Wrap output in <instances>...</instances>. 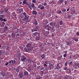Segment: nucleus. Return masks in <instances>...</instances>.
Instances as JSON below:
<instances>
[{"mask_svg": "<svg viewBox=\"0 0 79 79\" xmlns=\"http://www.w3.org/2000/svg\"><path fill=\"white\" fill-rule=\"evenodd\" d=\"M4 28L5 29H8L7 26H5Z\"/></svg>", "mask_w": 79, "mask_h": 79, "instance_id": "nucleus-57", "label": "nucleus"}, {"mask_svg": "<svg viewBox=\"0 0 79 79\" xmlns=\"http://www.w3.org/2000/svg\"><path fill=\"white\" fill-rule=\"evenodd\" d=\"M66 56H67V54H65L64 55V57H66Z\"/></svg>", "mask_w": 79, "mask_h": 79, "instance_id": "nucleus-61", "label": "nucleus"}, {"mask_svg": "<svg viewBox=\"0 0 79 79\" xmlns=\"http://www.w3.org/2000/svg\"><path fill=\"white\" fill-rule=\"evenodd\" d=\"M35 77H36V79H39L40 77L38 76H36Z\"/></svg>", "mask_w": 79, "mask_h": 79, "instance_id": "nucleus-45", "label": "nucleus"}, {"mask_svg": "<svg viewBox=\"0 0 79 79\" xmlns=\"http://www.w3.org/2000/svg\"><path fill=\"white\" fill-rule=\"evenodd\" d=\"M24 50L25 52H28L29 53V51H31L32 50V48H29L26 47H25L24 48Z\"/></svg>", "mask_w": 79, "mask_h": 79, "instance_id": "nucleus-4", "label": "nucleus"}, {"mask_svg": "<svg viewBox=\"0 0 79 79\" xmlns=\"http://www.w3.org/2000/svg\"><path fill=\"white\" fill-rule=\"evenodd\" d=\"M61 58H62V56H59L57 57V59L58 60H61Z\"/></svg>", "mask_w": 79, "mask_h": 79, "instance_id": "nucleus-26", "label": "nucleus"}, {"mask_svg": "<svg viewBox=\"0 0 79 79\" xmlns=\"http://www.w3.org/2000/svg\"><path fill=\"white\" fill-rule=\"evenodd\" d=\"M46 33L47 34H50V32H49V31H46Z\"/></svg>", "mask_w": 79, "mask_h": 79, "instance_id": "nucleus-56", "label": "nucleus"}, {"mask_svg": "<svg viewBox=\"0 0 79 79\" xmlns=\"http://www.w3.org/2000/svg\"><path fill=\"white\" fill-rule=\"evenodd\" d=\"M19 66H18L17 67V69L14 68V69H15V71L17 72V73H19Z\"/></svg>", "mask_w": 79, "mask_h": 79, "instance_id": "nucleus-11", "label": "nucleus"}, {"mask_svg": "<svg viewBox=\"0 0 79 79\" xmlns=\"http://www.w3.org/2000/svg\"><path fill=\"white\" fill-rule=\"evenodd\" d=\"M14 62V60L13 61V60H11L9 61V63L10 64H11V63H12V64H13Z\"/></svg>", "mask_w": 79, "mask_h": 79, "instance_id": "nucleus-31", "label": "nucleus"}, {"mask_svg": "<svg viewBox=\"0 0 79 79\" xmlns=\"http://www.w3.org/2000/svg\"><path fill=\"white\" fill-rule=\"evenodd\" d=\"M20 17H21V18H24L23 19V20L27 22L28 21V19H29V16L28 15H27V14L24 12L21 15Z\"/></svg>", "mask_w": 79, "mask_h": 79, "instance_id": "nucleus-1", "label": "nucleus"}, {"mask_svg": "<svg viewBox=\"0 0 79 79\" xmlns=\"http://www.w3.org/2000/svg\"><path fill=\"white\" fill-rule=\"evenodd\" d=\"M32 14L35 15H36L37 14V12L34 10H33L32 12Z\"/></svg>", "mask_w": 79, "mask_h": 79, "instance_id": "nucleus-18", "label": "nucleus"}, {"mask_svg": "<svg viewBox=\"0 0 79 79\" xmlns=\"http://www.w3.org/2000/svg\"><path fill=\"white\" fill-rule=\"evenodd\" d=\"M45 69L46 70V71H48V69H49V68H48L46 67L45 68Z\"/></svg>", "mask_w": 79, "mask_h": 79, "instance_id": "nucleus-55", "label": "nucleus"}, {"mask_svg": "<svg viewBox=\"0 0 79 79\" xmlns=\"http://www.w3.org/2000/svg\"><path fill=\"white\" fill-rule=\"evenodd\" d=\"M11 37L12 38L16 37V33L12 32L11 33Z\"/></svg>", "mask_w": 79, "mask_h": 79, "instance_id": "nucleus-15", "label": "nucleus"}, {"mask_svg": "<svg viewBox=\"0 0 79 79\" xmlns=\"http://www.w3.org/2000/svg\"><path fill=\"white\" fill-rule=\"evenodd\" d=\"M20 35H19V34H18V33H17V35H16V37H17L18 36H19Z\"/></svg>", "mask_w": 79, "mask_h": 79, "instance_id": "nucleus-63", "label": "nucleus"}, {"mask_svg": "<svg viewBox=\"0 0 79 79\" xmlns=\"http://www.w3.org/2000/svg\"><path fill=\"white\" fill-rule=\"evenodd\" d=\"M57 13L58 14H61V10H60L59 11H58L57 12Z\"/></svg>", "mask_w": 79, "mask_h": 79, "instance_id": "nucleus-51", "label": "nucleus"}, {"mask_svg": "<svg viewBox=\"0 0 79 79\" xmlns=\"http://www.w3.org/2000/svg\"><path fill=\"white\" fill-rule=\"evenodd\" d=\"M64 2V0H59V1L57 2V4L58 5H61V3H63V2Z\"/></svg>", "mask_w": 79, "mask_h": 79, "instance_id": "nucleus-10", "label": "nucleus"}, {"mask_svg": "<svg viewBox=\"0 0 79 79\" xmlns=\"http://www.w3.org/2000/svg\"><path fill=\"white\" fill-rule=\"evenodd\" d=\"M26 47L27 48H32L31 47H32V44L31 43H28L26 45Z\"/></svg>", "mask_w": 79, "mask_h": 79, "instance_id": "nucleus-9", "label": "nucleus"}, {"mask_svg": "<svg viewBox=\"0 0 79 79\" xmlns=\"http://www.w3.org/2000/svg\"><path fill=\"white\" fill-rule=\"evenodd\" d=\"M32 23H34V22H37V21L36 20V19L35 18H33L32 19Z\"/></svg>", "mask_w": 79, "mask_h": 79, "instance_id": "nucleus-28", "label": "nucleus"}, {"mask_svg": "<svg viewBox=\"0 0 79 79\" xmlns=\"http://www.w3.org/2000/svg\"><path fill=\"white\" fill-rule=\"evenodd\" d=\"M49 62V70H51L52 69V68H53V64H51L50 62L49 61H48Z\"/></svg>", "mask_w": 79, "mask_h": 79, "instance_id": "nucleus-5", "label": "nucleus"}, {"mask_svg": "<svg viewBox=\"0 0 79 79\" xmlns=\"http://www.w3.org/2000/svg\"><path fill=\"white\" fill-rule=\"evenodd\" d=\"M42 5L40 4L38 6V8H40H40H41V7H42Z\"/></svg>", "mask_w": 79, "mask_h": 79, "instance_id": "nucleus-40", "label": "nucleus"}, {"mask_svg": "<svg viewBox=\"0 0 79 79\" xmlns=\"http://www.w3.org/2000/svg\"><path fill=\"white\" fill-rule=\"evenodd\" d=\"M74 68L75 69H78V68H79V63H76L75 64Z\"/></svg>", "mask_w": 79, "mask_h": 79, "instance_id": "nucleus-7", "label": "nucleus"}, {"mask_svg": "<svg viewBox=\"0 0 79 79\" xmlns=\"http://www.w3.org/2000/svg\"><path fill=\"white\" fill-rule=\"evenodd\" d=\"M37 30H38V29L39 28V26H36V27H35Z\"/></svg>", "mask_w": 79, "mask_h": 79, "instance_id": "nucleus-52", "label": "nucleus"}, {"mask_svg": "<svg viewBox=\"0 0 79 79\" xmlns=\"http://www.w3.org/2000/svg\"><path fill=\"white\" fill-rule=\"evenodd\" d=\"M67 71L68 73H71V69H68Z\"/></svg>", "mask_w": 79, "mask_h": 79, "instance_id": "nucleus-30", "label": "nucleus"}, {"mask_svg": "<svg viewBox=\"0 0 79 79\" xmlns=\"http://www.w3.org/2000/svg\"><path fill=\"white\" fill-rule=\"evenodd\" d=\"M24 75L23 74V73H21L19 74V78H20V79H21V78H22L23 77Z\"/></svg>", "mask_w": 79, "mask_h": 79, "instance_id": "nucleus-19", "label": "nucleus"}, {"mask_svg": "<svg viewBox=\"0 0 79 79\" xmlns=\"http://www.w3.org/2000/svg\"><path fill=\"white\" fill-rule=\"evenodd\" d=\"M55 27L56 28H59V27H60V24L59 23L57 24Z\"/></svg>", "mask_w": 79, "mask_h": 79, "instance_id": "nucleus-22", "label": "nucleus"}, {"mask_svg": "<svg viewBox=\"0 0 79 79\" xmlns=\"http://www.w3.org/2000/svg\"><path fill=\"white\" fill-rule=\"evenodd\" d=\"M40 9H41V10H44V9H45V7L42 5V6L40 8Z\"/></svg>", "mask_w": 79, "mask_h": 79, "instance_id": "nucleus-36", "label": "nucleus"}, {"mask_svg": "<svg viewBox=\"0 0 79 79\" xmlns=\"http://www.w3.org/2000/svg\"><path fill=\"white\" fill-rule=\"evenodd\" d=\"M32 2L33 3H36V0H32Z\"/></svg>", "mask_w": 79, "mask_h": 79, "instance_id": "nucleus-44", "label": "nucleus"}, {"mask_svg": "<svg viewBox=\"0 0 79 79\" xmlns=\"http://www.w3.org/2000/svg\"><path fill=\"white\" fill-rule=\"evenodd\" d=\"M28 62H29V63H32L31 62H32V63H34V61L32 60L31 59H28Z\"/></svg>", "mask_w": 79, "mask_h": 79, "instance_id": "nucleus-17", "label": "nucleus"}, {"mask_svg": "<svg viewBox=\"0 0 79 79\" xmlns=\"http://www.w3.org/2000/svg\"><path fill=\"white\" fill-rule=\"evenodd\" d=\"M56 69H60V66L59 65V64H58L56 66Z\"/></svg>", "mask_w": 79, "mask_h": 79, "instance_id": "nucleus-20", "label": "nucleus"}, {"mask_svg": "<svg viewBox=\"0 0 79 79\" xmlns=\"http://www.w3.org/2000/svg\"><path fill=\"white\" fill-rule=\"evenodd\" d=\"M8 10V9L7 8H5V9L4 10V11L5 12V13H7V11Z\"/></svg>", "mask_w": 79, "mask_h": 79, "instance_id": "nucleus-37", "label": "nucleus"}, {"mask_svg": "<svg viewBox=\"0 0 79 79\" xmlns=\"http://www.w3.org/2000/svg\"><path fill=\"white\" fill-rule=\"evenodd\" d=\"M45 57H46V55L44 54L41 55V58L42 59H43V60L45 59Z\"/></svg>", "mask_w": 79, "mask_h": 79, "instance_id": "nucleus-12", "label": "nucleus"}, {"mask_svg": "<svg viewBox=\"0 0 79 79\" xmlns=\"http://www.w3.org/2000/svg\"><path fill=\"white\" fill-rule=\"evenodd\" d=\"M52 30L53 32H55V27H52Z\"/></svg>", "mask_w": 79, "mask_h": 79, "instance_id": "nucleus-32", "label": "nucleus"}, {"mask_svg": "<svg viewBox=\"0 0 79 79\" xmlns=\"http://www.w3.org/2000/svg\"><path fill=\"white\" fill-rule=\"evenodd\" d=\"M4 10H1L0 11V14H3V13H4Z\"/></svg>", "mask_w": 79, "mask_h": 79, "instance_id": "nucleus-46", "label": "nucleus"}, {"mask_svg": "<svg viewBox=\"0 0 79 79\" xmlns=\"http://www.w3.org/2000/svg\"><path fill=\"white\" fill-rule=\"evenodd\" d=\"M3 21H4V22H6V19H3Z\"/></svg>", "mask_w": 79, "mask_h": 79, "instance_id": "nucleus-62", "label": "nucleus"}, {"mask_svg": "<svg viewBox=\"0 0 79 79\" xmlns=\"http://www.w3.org/2000/svg\"><path fill=\"white\" fill-rule=\"evenodd\" d=\"M73 40H74L75 42H78L79 40H78V38L76 37H74L73 38Z\"/></svg>", "mask_w": 79, "mask_h": 79, "instance_id": "nucleus-14", "label": "nucleus"}, {"mask_svg": "<svg viewBox=\"0 0 79 79\" xmlns=\"http://www.w3.org/2000/svg\"><path fill=\"white\" fill-rule=\"evenodd\" d=\"M0 17L2 18H5V15H0Z\"/></svg>", "mask_w": 79, "mask_h": 79, "instance_id": "nucleus-34", "label": "nucleus"}, {"mask_svg": "<svg viewBox=\"0 0 79 79\" xmlns=\"http://www.w3.org/2000/svg\"><path fill=\"white\" fill-rule=\"evenodd\" d=\"M24 73V76H28V75L29 74V73H28V72L26 71H25L23 72Z\"/></svg>", "mask_w": 79, "mask_h": 79, "instance_id": "nucleus-16", "label": "nucleus"}, {"mask_svg": "<svg viewBox=\"0 0 79 79\" xmlns=\"http://www.w3.org/2000/svg\"><path fill=\"white\" fill-rule=\"evenodd\" d=\"M19 34H21L20 35H24V33L22 31L20 32Z\"/></svg>", "mask_w": 79, "mask_h": 79, "instance_id": "nucleus-35", "label": "nucleus"}, {"mask_svg": "<svg viewBox=\"0 0 79 79\" xmlns=\"http://www.w3.org/2000/svg\"><path fill=\"white\" fill-rule=\"evenodd\" d=\"M68 62H65L64 64V66H67L68 65Z\"/></svg>", "mask_w": 79, "mask_h": 79, "instance_id": "nucleus-49", "label": "nucleus"}, {"mask_svg": "<svg viewBox=\"0 0 79 79\" xmlns=\"http://www.w3.org/2000/svg\"><path fill=\"white\" fill-rule=\"evenodd\" d=\"M59 23L60 26H62V25H63V22L62 20H60L59 22Z\"/></svg>", "mask_w": 79, "mask_h": 79, "instance_id": "nucleus-25", "label": "nucleus"}, {"mask_svg": "<svg viewBox=\"0 0 79 79\" xmlns=\"http://www.w3.org/2000/svg\"><path fill=\"white\" fill-rule=\"evenodd\" d=\"M44 6H47V3H46L45 2H44Z\"/></svg>", "mask_w": 79, "mask_h": 79, "instance_id": "nucleus-54", "label": "nucleus"}, {"mask_svg": "<svg viewBox=\"0 0 79 79\" xmlns=\"http://www.w3.org/2000/svg\"><path fill=\"white\" fill-rule=\"evenodd\" d=\"M3 18H2V17H0V20L1 21V22L3 21Z\"/></svg>", "mask_w": 79, "mask_h": 79, "instance_id": "nucleus-43", "label": "nucleus"}, {"mask_svg": "<svg viewBox=\"0 0 79 79\" xmlns=\"http://www.w3.org/2000/svg\"><path fill=\"white\" fill-rule=\"evenodd\" d=\"M8 64H9V62H7L6 63V64H5V65H6V66H7V65H8Z\"/></svg>", "mask_w": 79, "mask_h": 79, "instance_id": "nucleus-64", "label": "nucleus"}, {"mask_svg": "<svg viewBox=\"0 0 79 79\" xmlns=\"http://www.w3.org/2000/svg\"><path fill=\"white\" fill-rule=\"evenodd\" d=\"M68 64L70 66H72L73 65V62L72 61H71L70 62H68Z\"/></svg>", "mask_w": 79, "mask_h": 79, "instance_id": "nucleus-21", "label": "nucleus"}, {"mask_svg": "<svg viewBox=\"0 0 79 79\" xmlns=\"http://www.w3.org/2000/svg\"><path fill=\"white\" fill-rule=\"evenodd\" d=\"M33 23L35 26H37V24H38V23L37 22H33Z\"/></svg>", "mask_w": 79, "mask_h": 79, "instance_id": "nucleus-24", "label": "nucleus"}, {"mask_svg": "<svg viewBox=\"0 0 79 79\" xmlns=\"http://www.w3.org/2000/svg\"><path fill=\"white\" fill-rule=\"evenodd\" d=\"M40 32H36L32 34V35L33 36H35V40H40V37H41V36H40Z\"/></svg>", "mask_w": 79, "mask_h": 79, "instance_id": "nucleus-2", "label": "nucleus"}, {"mask_svg": "<svg viewBox=\"0 0 79 79\" xmlns=\"http://www.w3.org/2000/svg\"><path fill=\"white\" fill-rule=\"evenodd\" d=\"M61 10L63 11V12H65L66 11V9L62 8L61 9Z\"/></svg>", "mask_w": 79, "mask_h": 79, "instance_id": "nucleus-27", "label": "nucleus"}, {"mask_svg": "<svg viewBox=\"0 0 79 79\" xmlns=\"http://www.w3.org/2000/svg\"><path fill=\"white\" fill-rule=\"evenodd\" d=\"M41 30L42 32L43 33H45V29H44V28H43Z\"/></svg>", "mask_w": 79, "mask_h": 79, "instance_id": "nucleus-38", "label": "nucleus"}, {"mask_svg": "<svg viewBox=\"0 0 79 79\" xmlns=\"http://www.w3.org/2000/svg\"><path fill=\"white\" fill-rule=\"evenodd\" d=\"M26 58L25 56H24V55L21 56V61H26Z\"/></svg>", "mask_w": 79, "mask_h": 79, "instance_id": "nucleus-8", "label": "nucleus"}, {"mask_svg": "<svg viewBox=\"0 0 79 79\" xmlns=\"http://www.w3.org/2000/svg\"><path fill=\"white\" fill-rule=\"evenodd\" d=\"M38 31V30L36 28H33L32 29L31 32H34L35 31Z\"/></svg>", "mask_w": 79, "mask_h": 79, "instance_id": "nucleus-23", "label": "nucleus"}, {"mask_svg": "<svg viewBox=\"0 0 79 79\" xmlns=\"http://www.w3.org/2000/svg\"><path fill=\"white\" fill-rule=\"evenodd\" d=\"M53 22H52L49 23V25H50V26H53Z\"/></svg>", "mask_w": 79, "mask_h": 79, "instance_id": "nucleus-48", "label": "nucleus"}, {"mask_svg": "<svg viewBox=\"0 0 79 79\" xmlns=\"http://www.w3.org/2000/svg\"><path fill=\"white\" fill-rule=\"evenodd\" d=\"M68 69V68L67 67H66L64 68V70H66Z\"/></svg>", "mask_w": 79, "mask_h": 79, "instance_id": "nucleus-58", "label": "nucleus"}, {"mask_svg": "<svg viewBox=\"0 0 79 79\" xmlns=\"http://www.w3.org/2000/svg\"><path fill=\"white\" fill-rule=\"evenodd\" d=\"M45 13H43V14H41V16H42V17H43V16H45Z\"/></svg>", "mask_w": 79, "mask_h": 79, "instance_id": "nucleus-41", "label": "nucleus"}, {"mask_svg": "<svg viewBox=\"0 0 79 79\" xmlns=\"http://www.w3.org/2000/svg\"><path fill=\"white\" fill-rule=\"evenodd\" d=\"M44 68H46L47 67V64H44Z\"/></svg>", "mask_w": 79, "mask_h": 79, "instance_id": "nucleus-50", "label": "nucleus"}, {"mask_svg": "<svg viewBox=\"0 0 79 79\" xmlns=\"http://www.w3.org/2000/svg\"><path fill=\"white\" fill-rule=\"evenodd\" d=\"M31 9H32V8L34 9H34H35V4H34V3H32L31 4ZM32 10V9H31V10Z\"/></svg>", "mask_w": 79, "mask_h": 79, "instance_id": "nucleus-13", "label": "nucleus"}, {"mask_svg": "<svg viewBox=\"0 0 79 79\" xmlns=\"http://www.w3.org/2000/svg\"><path fill=\"white\" fill-rule=\"evenodd\" d=\"M23 8H21L19 10H17V12L18 14H20V13H22L23 12Z\"/></svg>", "mask_w": 79, "mask_h": 79, "instance_id": "nucleus-6", "label": "nucleus"}, {"mask_svg": "<svg viewBox=\"0 0 79 79\" xmlns=\"http://www.w3.org/2000/svg\"><path fill=\"white\" fill-rule=\"evenodd\" d=\"M22 5H27L28 7L30 9V10H32V8L31 5H29V4L28 3V2H27V0H24L23 1V4H22Z\"/></svg>", "mask_w": 79, "mask_h": 79, "instance_id": "nucleus-3", "label": "nucleus"}, {"mask_svg": "<svg viewBox=\"0 0 79 79\" xmlns=\"http://www.w3.org/2000/svg\"><path fill=\"white\" fill-rule=\"evenodd\" d=\"M2 26H5V23L4 22H2Z\"/></svg>", "mask_w": 79, "mask_h": 79, "instance_id": "nucleus-39", "label": "nucleus"}, {"mask_svg": "<svg viewBox=\"0 0 79 79\" xmlns=\"http://www.w3.org/2000/svg\"><path fill=\"white\" fill-rule=\"evenodd\" d=\"M65 3V5H66L68 3V1H65L64 2Z\"/></svg>", "mask_w": 79, "mask_h": 79, "instance_id": "nucleus-33", "label": "nucleus"}, {"mask_svg": "<svg viewBox=\"0 0 79 79\" xmlns=\"http://www.w3.org/2000/svg\"><path fill=\"white\" fill-rule=\"evenodd\" d=\"M17 63V62H16V61H15V60L14 59L13 64H16Z\"/></svg>", "mask_w": 79, "mask_h": 79, "instance_id": "nucleus-47", "label": "nucleus"}, {"mask_svg": "<svg viewBox=\"0 0 79 79\" xmlns=\"http://www.w3.org/2000/svg\"><path fill=\"white\" fill-rule=\"evenodd\" d=\"M4 52H3V51L2 50H1L0 51V53L1 54V55Z\"/></svg>", "mask_w": 79, "mask_h": 79, "instance_id": "nucleus-42", "label": "nucleus"}, {"mask_svg": "<svg viewBox=\"0 0 79 79\" xmlns=\"http://www.w3.org/2000/svg\"><path fill=\"white\" fill-rule=\"evenodd\" d=\"M64 79H68V76H66L65 77H64Z\"/></svg>", "mask_w": 79, "mask_h": 79, "instance_id": "nucleus-53", "label": "nucleus"}, {"mask_svg": "<svg viewBox=\"0 0 79 79\" xmlns=\"http://www.w3.org/2000/svg\"><path fill=\"white\" fill-rule=\"evenodd\" d=\"M71 41H69V42H68L67 43V45H71Z\"/></svg>", "mask_w": 79, "mask_h": 79, "instance_id": "nucleus-29", "label": "nucleus"}, {"mask_svg": "<svg viewBox=\"0 0 79 79\" xmlns=\"http://www.w3.org/2000/svg\"><path fill=\"white\" fill-rule=\"evenodd\" d=\"M73 13H75V9L73 8V10H72Z\"/></svg>", "mask_w": 79, "mask_h": 79, "instance_id": "nucleus-60", "label": "nucleus"}, {"mask_svg": "<svg viewBox=\"0 0 79 79\" xmlns=\"http://www.w3.org/2000/svg\"><path fill=\"white\" fill-rule=\"evenodd\" d=\"M71 17H72V15H69V16H68V18H71Z\"/></svg>", "mask_w": 79, "mask_h": 79, "instance_id": "nucleus-59", "label": "nucleus"}]
</instances>
